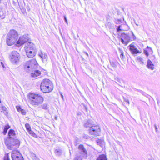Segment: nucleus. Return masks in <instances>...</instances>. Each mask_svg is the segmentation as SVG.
<instances>
[{"instance_id":"1","label":"nucleus","mask_w":160,"mask_h":160,"mask_svg":"<svg viewBox=\"0 0 160 160\" xmlns=\"http://www.w3.org/2000/svg\"><path fill=\"white\" fill-rule=\"evenodd\" d=\"M29 99L31 104L36 106L42 103L44 100L43 97L41 95L33 93H29Z\"/></svg>"},{"instance_id":"2","label":"nucleus","mask_w":160,"mask_h":160,"mask_svg":"<svg viewBox=\"0 0 160 160\" xmlns=\"http://www.w3.org/2000/svg\"><path fill=\"white\" fill-rule=\"evenodd\" d=\"M25 69L38 70L39 69L40 66L38 64L35 59H32L26 62L24 64Z\"/></svg>"},{"instance_id":"3","label":"nucleus","mask_w":160,"mask_h":160,"mask_svg":"<svg viewBox=\"0 0 160 160\" xmlns=\"http://www.w3.org/2000/svg\"><path fill=\"white\" fill-rule=\"evenodd\" d=\"M19 54L16 51L12 52L11 54V61L13 64H18L19 62Z\"/></svg>"},{"instance_id":"4","label":"nucleus","mask_w":160,"mask_h":160,"mask_svg":"<svg viewBox=\"0 0 160 160\" xmlns=\"http://www.w3.org/2000/svg\"><path fill=\"white\" fill-rule=\"evenodd\" d=\"M101 130L98 125H92L89 130L90 134L92 135L99 136Z\"/></svg>"},{"instance_id":"5","label":"nucleus","mask_w":160,"mask_h":160,"mask_svg":"<svg viewBox=\"0 0 160 160\" xmlns=\"http://www.w3.org/2000/svg\"><path fill=\"white\" fill-rule=\"evenodd\" d=\"M119 35L122 42L125 45H127L130 40V38L128 34L123 33Z\"/></svg>"},{"instance_id":"6","label":"nucleus","mask_w":160,"mask_h":160,"mask_svg":"<svg viewBox=\"0 0 160 160\" xmlns=\"http://www.w3.org/2000/svg\"><path fill=\"white\" fill-rule=\"evenodd\" d=\"M20 144V142L17 138H15L11 137V150L18 148Z\"/></svg>"},{"instance_id":"7","label":"nucleus","mask_w":160,"mask_h":160,"mask_svg":"<svg viewBox=\"0 0 160 160\" xmlns=\"http://www.w3.org/2000/svg\"><path fill=\"white\" fill-rule=\"evenodd\" d=\"M11 157L12 160H24L22 155L16 150L12 151Z\"/></svg>"},{"instance_id":"8","label":"nucleus","mask_w":160,"mask_h":160,"mask_svg":"<svg viewBox=\"0 0 160 160\" xmlns=\"http://www.w3.org/2000/svg\"><path fill=\"white\" fill-rule=\"evenodd\" d=\"M18 38L17 32L14 30H11V45L14 44Z\"/></svg>"},{"instance_id":"9","label":"nucleus","mask_w":160,"mask_h":160,"mask_svg":"<svg viewBox=\"0 0 160 160\" xmlns=\"http://www.w3.org/2000/svg\"><path fill=\"white\" fill-rule=\"evenodd\" d=\"M28 40V37L27 35H24L21 37L16 42V45L18 46H21L27 42Z\"/></svg>"},{"instance_id":"10","label":"nucleus","mask_w":160,"mask_h":160,"mask_svg":"<svg viewBox=\"0 0 160 160\" xmlns=\"http://www.w3.org/2000/svg\"><path fill=\"white\" fill-rule=\"evenodd\" d=\"M25 51L36 50L35 45L31 42H28L25 44L24 47Z\"/></svg>"},{"instance_id":"11","label":"nucleus","mask_w":160,"mask_h":160,"mask_svg":"<svg viewBox=\"0 0 160 160\" xmlns=\"http://www.w3.org/2000/svg\"><path fill=\"white\" fill-rule=\"evenodd\" d=\"M78 148L82 153H79L78 154L80 155L81 154L84 158H86L88 156L87 152L86 149L84 148L83 145L82 144L80 145Z\"/></svg>"},{"instance_id":"12","label":"nucleus","mask_w":160,"mask_h":160,"mask_svg":"<svg viewBox=\"0 0 160 160\" xmlns=\"http://www.w3.org/2000/svg\"><path fill=\"white\" fill-rule=\"evenodd\" d=\"M129 50L133 54L141 53V51H140L137 49L136 47L133 44H131L129 46Z\"/></svg>"},{"instance_id":"13","label":"nucleus","mask_w":160,"mask_h":160,"mask_svg":"<svg viewBox=\"0 0 160 160\" xmlns=\"http://www.w3.org/2000/svg\"><path fill=\"white\" fill-rule=\"evenodd\" d=\"M39 56L42 58V61L45 65L47 63L48 56L46 53L41 52L38 54Z\"/></svg>"},{"instance_id":"14","label":"nucleus","mask_w":160,"mask_h":160,"mask_svg":"<svg viewBox=\"0 0 160 160\" xmlns=\"http://www.w3.org/2000/svg\"><path fill=\"white\" fill-rule=\"evenodd\" d=\"M52 82L48 79H43L41 83L40 88L45 89L46 86H48V85L50 84Z\"/></svg>"},{"instance_id":"15","label":"nucleus","mask_w":160,"mask_h":160,"mask_svg":"<svg viewBox=\"0 0 160 160\" xmlns=\"http://www.w3.org/2000/svg\"><path fill=\"white\" fill-rule=\"evenodd\" d=\"M53 86L52 82L48 85L45 87V89H41V90L43 92L45 93H48L51 92L53 89Z\"/></svg>"},{"instance_id":"16","label":"nucleus","mask_w":160,"mask_h":160,"mask_svg":"<svg viewBox=\"0 0 160 160\" xmlns=\"http://www.w3.org/2000/svg\"><path fill=\"white\" fill-rule=\"evenodd\" d=\"M8 137L4 138V143L7 148L10 149V130L8 132Z\"/></svg>"},{"instance_id":"17","label":"nucleus","mask_w":160,"mask_h":160,"mask_svg":"<svg viewBox=\"0 0 160 160\" xmlns=\"http://www.w3.org/2000/svg\"><path fill=\"white\" fill-rule=\"evenodd\" d=\"M37 50L28 51H26L27 56L29 58H32L36 54Z\"/></svg>"},{"instance_id":"18","label":"nucleus","mask_w":160,"mask_h":160,"mask_svg":"<svg viewBox=\"0 0 160 160\" xmlns=\"http://www.w3.org/2000/svg\"><path fill=\"white\" fill-rule=\"evenodd\" d=\"M33 72L31 73V77L34 78L39 76L41 74L40 71H32Z\"/></svg>"},{"instance_id":"19","label":"nucleus","mask_w":160,"mask_h":160,"mask_svg":"<svg viewBox=\"0 0 160 160\" xmlns=\"http://www.w3.org/2000/svg\"><path fill=\"white\" fill-rule=\"evenodd\" d=\"M16 109L18 111L20 112L22 115H25L26 114V112L25 111L21 108V107L20 106H16Z\"/></svg>"},{"instance_id":"20","label":"nucleus","mask_w":160,"mask_h":160,"mask_svg":"<svg viewBox=\"0 0 160 160\" xmlns=\"http://www.w3.org/2000/svg\"><path fill=\"white\" fill-rule=\"evenodd\" d=\"M147 66L148 68L152 70L153 69L154 65L152 63V62L150 60H148Z\"/></svg>"},{"instance_id":"21","label":"nucleus","mask_w":160,"mask_h":160,"mask_svg":"<svg viewBox=\"0 0 160 160\" xmlns=\"http://www.w3.org/2000/svg\"><path fill=\"white\" fill-rule=\"evenodd\" d=\"M10 128V126L8 125H6L4 127L3 130L2 132V133L4 135H6L8 130Z\"/></svg>"},{"instance_id":"22","label":"nucleus","mask_w":160,"mask_h":160,"mask_svg":"<svg viewBox=\"0 0 160 160\" xmlns=\"http://www.w3.org/2000/svg\"><path fill=\"white\" fill-rule=\"evenodd\" d=\"M97 160H107L106 156L104 154L100 155Z\"/></svg>"},{"instance_id":"23","label":"nucleus","mask_w":160,"mask_h":160,"mask_svg":"<svg viewBox=\"0 0 160 160\" xmlns=\"http://www.w3.org/2000/svg\"><path fill=\"white\" fill-rule=\"evenodd\" d=\"M17 135V131L15 132L14 130L11 129V137L13 136L15 138H16Z\"/></svg>"},{"instance_id":"24","label":"nucleus","mask_w":160,"mask_h":160,"mask_svg":"<svg viewBox=\"0 0 160 160\" xmlns=\"http://www.w3.org/2000/svg\"><path fill=\"white\" fill-rule=\"evenodd\" d=\"M82 158H84L80 154H77L75 157L74 160H82Z\"/></svg>"},{"instance_id":"25","label":"nucleus","mask_w":160,"mask_h":160,"mask_svg":"<svg viewBox=\"0 0 160 160\" xmlns=\"http://www.w3.org/2000/svg\"><path fill=\"white\" fill-rule=\"evenodd\" d=\"M10 34L9 32L7 35L6 38V42L8 46H10Z\"/></svg>"},{"instance_id":"26","label":"nucleus","mask_w":160,"mask_h":160,"mask_svg":"<svg viewBox=\"0 0 160 160\" xmlns=\"http://www.w3.org/2000/svg\"><path fill=\"white\" fill-rule=\"evenodd\" d=\"M84 127L86 128L91 127L92 126V124L91 121L89 120L88 121L84 124Z\"/></svg>"},{"instance_id":"27","label":"nucleus","mask_w":160,"mask_h":160,"mask_svg":"<svg viewBox=\"0 0 160 160\" xmlns=\"http://www.w3.org/2000/svg\"><path fill=\"white\" fill-rule=\"evenodd\" d=\"M147 48L148 50H145L144 51V54L147 56V57H148L149 55L148 52H150V51H152V50L151 48H149L148 46L147 47Z\"/></svg>"},{"instance_id":"28","label":"nucleus","mask_w":160,"mask_h":160,"mask_svg":"<svg viewBox=\"0 0 160 160\" xmlns=\"http://www.w3.org/2000/svg\"><path fill=\"white\" fill-rule=\"evenodd\" d=\"M55 152L57 155L59 156L62 153V151L61 150L58 149L55 150Z\"/></svg>"},{"instance_id":"29","label":"nucleus","mask_w":160,"mask_h":160,"mask_svg":"<svg viewBox=\"0 0 160 160\" xmlns=\"http://www.w3.org/2000/svg\"><path fill=\"white\" fill-rule=\"evenodd\" d=\"M41 107L42 109H43L45 110L48 109L49 108L47 104L46 103H44L42 104L41 106Z\"/></svg>"},{"instance_id":"30","label":"nucleus","mask_w":160,"mask_h":160,"mask_svg":"<svg viewBox=\"0 0 160 160\" xmlns=\"http://www.w3.org/2000/svg\"><path fill=\"white\" fill-rule=\"evenodd\" d=\"M29 133L32 136L35 137H36L37 135L36 134L34 133L33 131H32L31 129L29 131H28Z\"/></svg>"},{"instance_id":"31","label":"nucleus","mask_w":160,"mask_h":160,"mask_svg":"<svg viewBox=\"0 0 160 160\" xmlns=\"http://www.w3.org/2000/svg\"><path fill=\"white\" fill-rule=\"evenodd\" d=\"M137 60L138 62H139L141 64H143V60L142 58L138 57L137 58Z\"/></svg>"},{"instance_id":"32","label":"nucleus","mask_w":160,"mask_h":160,"mask_svg":"<svg viewBox=\"0 0 160 160\" xmlns=\"http://www.w3.org/2000/svg\"><path fill=\"white\" fill-rule=\"evenodd\" d=\"M25 126L28 131L31 130V127L29 124L26 123L25 125Z\"/></svg>"},{"instance_id":"33","label":"nucleus","mask_w":160,"mask_h":160,"mask_svg":"<svg viewBox=\"0 0 160 160\" xmlns=\"http://www.w3.org/2000/svg\"><path fill=\"white\" fill-rule=\"evenodd\" d=\"M4 160H9L8 153L5 155L4 157Z\"/></svg>"},{"instance_id":"34","label":"nucleus","mask_w":160,"mask_h":160,"mask_svg":"<svg viewBox=\"0 0 160 160\" xmlns=\"http://www.w3.org/2000/svg\"><path fill=\"white\" fill-rule=\"evenodd\" d=\"M102 142L100 140H98L97 141V143L98 144L101 146Z\"/></svg>"},{"instance_id":"35","label":"nucleus","mask_w":160,"mask_h":160,"mask_svg":"<svg viewBox=\"0 0 160 160\" xmlns=\"http://www.w3.org/2000/svg\"><path fill=\"white\" fill-rule=\"evenodd\" d=\"M107 26L110 29L112 28V25L110 22H109L107 24Z\"/></svg>"},{"instance_id":"36","label":"nucleus","mask_w":160,"mask_h":160,"mask_svg":"<svg viewBox=\"0 0 160 160\" xmlns=\"http://www.w3.org/2000/svg\"><path fill=\"white\" fill-rule=\"evenodd\" d=\"M120 58H121L122 59H124V56L123 54V52H121V53L120 54Z\"/></svg>"},{"instance_id":"37","label":"nucleus","mask_w":160,"mask_h":160,"mask_svg":"<svg viewBox=\"0 0 160 160\" xmlns=\"http://www.w3.org/2000/svg\"><path fill=\"white\" fill-rule=\"evenodd\" d=\"M31 157L32 159H33L34 158H35L36 156V155L34 153H31Z\"/></svg>"},{"instance_id":"38","label":"nucleus","mask_w":160,"mask_h":160,"mask_svg":"<svg viewBox=\"0 0 160 160\" xmlns=\"http://www.w3.org/2000/svg\"><path fill=\"white\" fill-rule=\"evenodd\" d=\"M117 80L118 82L119 83H121V82H122V80L118 78H117Z\"/></svg>"},{"instance_id":"39","label":"nucleus","mask_w":160,"mask_h":160,"mask_svg":"<svg viewBox=\"0 0 160 160\" xmlns=\"http://www.w3.org/2000/svg\"><path fill=\"white\" fill-rule=\"evenodd\" d=\"M120 27H121V26H118V28H117V31L118 32H119L121 30V29H120Z\"/></svg>"},{"instance_id":"40","label":"nucleus","mask_w":160,"mask_h":160,"mask_svg":"<svg viewBox=\"0 0 160 160\" xmlns=\"http://www.w3.org/2000/svg\"><path fill=\"white\" fill-rule=\"evenodd\" d=\"M132 38H133V40H135L136 39V37H135V35H134V34H133V33L132 32Z\"/></svg>"},{"instance_id":"41","label":"nucleus","mask_w":160,"mask_h":160,"mask_svg":"<svg viewBox=\"0 0 160 160\" xmlns=\"http://www.w3.org/2000/svg\"><path fill=\"white\" fill-rule=\"evenodd\" d=\"M64 19L65 22L68 24V21L67 19V18L65 16H64Z\"/></svg>"},{"instance_id":"42","label":"nucleus","mask_w":160,"mask_h":160,"mask_svg":"<svg viewBox=\"0 0 160 160\" xmlns=\"http://www.w3.org/2000/svg\"><path fill=\"white\" fill-rule=\"evenodd\" d=\"M124 101H125L127 102V103H128V104H129V100L128 99H124Z\"/></svg>"},{"instance_id":"43","label":"nucleus","mask_w":160,"mask_h":160,"mask_svg":"<svg viewBox=\"0 0 160 160\" xmlns=\"http://www.w3.org/2000/svg\"><path fill=\"white\" fill-rule=\"evenodd\" d=\"M33 160H39V158H37V157H36L35 158H34L33 159H32Z\"/></svg>"},{"instance_id":"44","label":"nucleus","mask_w":160,"mask_h":160,"mask_svg":"<svg viewBox=\"0 0 160 160\" xmlns=\"http://www.w3.org/2000/svg\"><path fill=\"white\" fill-rule=\"evenodd\" d=\"M155 129V131L156 132H158V128L156 125H154Z\"/></svg>"},{"instance_id":"45","label":"nucleus","mask_w":160,"mask_h":160,"mask_svg":"<svg viewBox=\"0 0 160 160\" xmlns=\"http://www.w3.org/2000/svg\"><path fill=\"white\" fill-rule=\"evenodd\" d=\"M1 65L2 66L3 68H4L5 67H4V64L3 63V62H1Z\"/></svg>"},{"instance_id":"46","label":"nucleus","mask_w":160,"mask_h":160,"mask_svg":"<svg viewBox=\"0 0 160 160\" xmlns=\"http://www.w3.org/2000/svg\"><path fill=\"white\" fill-rule=\"evenodd\" d=\"M61 95L62 98V99L63 100V99H64L63 96L62 95V93L61 94Z\"/></svg>"},{"instance_id":"47","label":"nucleus","mask_w":160,"mask_h":160,"mask_svg":"<svg viewBox=\"0 0 160 160\" xmlns=\"http://www.w3.org/2000/svg\"><path fill=\"white\" fill-rule=\"evenodd\" d=\"M85 53L86 54V55L88 56V53H87V52H85Z\"/></svg>"},{"instance_id":"48","label":"nucleus","mask_w":160,"mask_h":160,"mask_svg":"<svg viewBox=\"0 0 160 160\" xmlns=\"http://www.w3.org/2000/svg\"><path fill=\"white\" fill-rule=\"evenodd\" d=\"M1 0H0V3L1 2Z\"/></svg>"}]
</instances>
